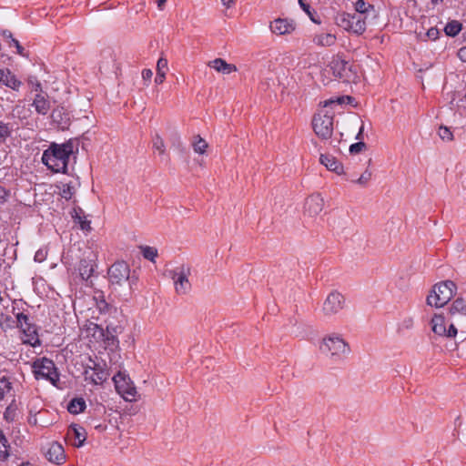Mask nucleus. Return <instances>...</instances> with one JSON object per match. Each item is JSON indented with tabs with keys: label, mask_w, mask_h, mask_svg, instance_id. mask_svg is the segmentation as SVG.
Segmentation results:
<instances>
[{
	"label": "nucleus",
	"mask_w": 466,
	"mask_h": 466,
	"mask_svg": "<svg viewBox=\"0 0 466 466\" xmlns=\"http://www.w3.org/2000/svg\"><path fill=\"white\" fill-rule=\"evenodd\" d=\"M108 279L114 292L124 301H128L132 297V286L137 279L130 276V268L127 262L116 261L107 271Z\"/></svg>",
	"instance_id": "f257e3e1"
},
{
	"label": "nucleus",
	"mask_w": 466,
	"mask_h": 466,
	"mask_svg": "<svg viewBox=\"0 0 466 466\" xmlns=\"http://www.w3.org/2000/svg\"><path fill=\"white\" fill-rule=\"evenodd\" d=\"M74 152V144L71 140L63 144L51 143L43 152L42 162L48 169L55 173H66L70 156Z\"/></svg>",
	"instance_id": "f03ea898"
},
{
	"label": "nucleus",
	"mask_w": 466,
	"mask_h": 466,
	"mask_svg": "<svg viewBox=\"0 0 466 466\" xmlns=\"http://www.w3.org/2000/svg\"><path fill=\"white\" fill-rule=\"evenodd\" d=\"M456 290V284L452 280L436 283L426 298V304L430 307L442 308L453 298Z\"/></svg>",
	"instance_id": "7ed1b4c3"
},
{
	"label": "nucleus",
	"mask_w": 466,
	"mask_h": 466,
	"mask_svg": "<svg viewBox=\"0 0 466 466\" xmlns=\"http://www.w3.org/2000/svg\"><path fill=\"white\" fill-rule=\"evenodd\" d=\"M320 350L328 354L333 362L343 360L350 353V345L338 334L325 337Z\"/></svg>",
	"instance_id": "20e7f679"
},
{
	"label": "nucleus",
	"mask_w": 466,
	"mask_h": 466,
	"mask_svg": "<svg viewBox=\"0 0 466 466\" xmlns=\"http://www.w3.org/2000/svg\"><path fill=\"white\" fill-rule=\"evenodd\" d=\"M12 313L15 316L16 328L26 337L23 340L24 344H28L34 348L40 346L41 341L38 338V327L32 322L30 317L24 312L15 313V307L13 305Z\"/></svg>",
	"instance_id": "39448f33"
},
{
	"label": "nucleus",
	"mask_w": 466,
	"mask_h": 466,
	"mask_svg": "<svg viewBox=\"0 0 466 466\" xmlns=\"http://www.w3.org/2000/svg\"><path fill=\"white\" fill-rule=\"evenodd\" d=\"M33 373L36 380L44 379L56 386L59 373L55 362L46 357L35 360L32 364Z\"/></svg>",
	"instance_id": "423d86ee"
},
{
	"label": "nucleus",
	"mask_w": 466,
	"mask_h": 466,
	"mask_svg": "<svg viewBox=\"0 0 466 466\" xmlns=\"http://www.w3.org/2000/svg\"><path fill=\"white\" fill-rule=\"evenodd\" d=\"M335 21L338 26L356 35H361L366 30V17H362V15L342 13L336 16Z\"/></svg>",
	"instance_id": "0eeeda50"
},
{
	"label": "nucleus",
	"mask_w": 466,
	"mask_h": 466,
	"mask_svg": "<svg viewBox=\"0 0 466 466\" xmlns=\"http://www.w3.org/2000/svg\"><path fill=\"white\" fill-rule=\"evenodd\" d=\"M312 127L319 138L323 140L330 138L333 134V113L326 111L315 114L312 119Z\"/></svg>",
	"instance_id": "6e6552de"
},
{
	"label": "nucleus",
	"mask_w": 466,
	"mask_h": 466,
	"mask_svg": "<svg viewBox=\"0 0 466 466\" xmlns=\"http://www.w3.org/2000/svg\"><path fill=\"white\" fill-rule=\"evenodd\" d=\"M330 68L333 75L343 82H352L358 77L356 66L340 57L331 61Z\"/></svg>",
	"instance_id": "1a4fd4ad"
},
{
	"label": "nucleus",
	"mask_w": 466,
	"mask_h": 466,
	"mask_svg": "<svg viewBox=\"0 0 466 466\" xmlns=\"http://www.w3.org/2000/svg\"><path fill=\"white\" fill-rule=\"evenodd\" d=\"M91 370L94 371V374L90 377V382L94 385H101L109 377V372L107 370V364L104 360H98L89 358V364H87L85 368V375L87 376L88 370Z\"/></svg>",
	"instance_id": "9d476101"
},
{
	"label": "nucleus",
	"mask_w": 466,
	"mask_h": 466,
	"mask_svg": "<svg viewBox=\"0 0 466 466\" xmlns=\"http://www.w3.org/2000/svg\"><path fill=\"white\" fill-rule=\"evenodd\" d=\"M449 315L461 328L462 340L466 339V300L463 298L454 299L449 307Z\"/></svg>",
	"instance_id": "9b49d317"
},
{
	"label": "nucleus",
	"mask_w": 466,
	"mask_h": 466,
	"mask_svg": "<svg viewBox=\"0 0 466 466\" xmlns=\"http://www.w3.org/2000/svg\"><path fill=\"white\" fill-rule=\"evenodd\" d=\"M112 380L114 381L116 390L127 401H132L135 400L137 390L133 381L127 375L118 371Z\"/></svg>",
	"instance_id": "f8f14e48"
},
{
	"label": "nucleus",
	"mask_w": 466,
	"mask_h": 466,
	"mask_svg": "<svg viewBox=\"0 0 466 466\" xmlns=\"http://www.w3.org/2000/svg\"><path fill=\"white\" fill-rule=\"evenodd\" d=\"M345 304V297L340 292L333 290L324 300L322 312L327 317L336 315L344 309Z\"/></svg>",
	"instance_id": "ddd939ff"
},
{
	"label": "nucleus",
	"mask_w": 466,
	"mask_h": 466,
	"mask_svg": "<svg viewBox=\"0 0 466 466\" xmlns=\"http://www.w3.org/2000/svg\"><path fill=\"white\" fill-rule=\"evenodd\" d=\"M172 279L174 280L176 292L179 295H185L191 289V284L188 280L190 268L182 265L179 268L172 270Z\"/></svg>",
	"instance_id": "4468645a"
},
{
	"label": "nucleus",
	"mask_w": 466,
	"mask_h": 466,
	"mask_svg": "<svg viewBox=\"0 0 466 466\" xmlns=\"http://www.w3.org/2000/svg\"><path fill=\"white\" fill-rule=\"evenodd\" d=\"M46 459L55 464L60 465L66 461L64 447L57 441H53L47 447L43 448Z\"/></svg>",
	"instance_id": "2eb2a0df"
},
{
	"label": "nucleus",
	"mask_w": 466,
	"mask_h": 466,
	"mask_svg": "<svg viewBox=\"0 0 466 466\" xmlns=\"http://www.w3.org/2000/svg\"><path fill=\"white\" fill-rule=\"evenodd\" d=\"M86 440V431L84 427L72 423L66 435V441L76 448H80L84 445Z\"/></svg>",
	"instance_id": "dca6fc26"
},
{
	"label": "nucleus",
	"mask_w": 466,
	"mask_h": 466,
	"mask_svg": "<svg viewBox=\"0 0 466 466\" xmlns=\"http://www.w3.org/2000/svg\"><path fill=\"white\" fill-rule=\"evenodd\" d=\"M324 206V200L319 194H313L309 196L304 205L305 213L310 217L319 214Z\"/></svg>",
	"instance_id": "f3484780"
},
{
	"label": "nucleus",
	"mask_w": 466,
	"mask_h": 466,
	"mask_svg": "<svg viewBox=\"0 0 466 466\" xmlns=\"http://www.w3.org/2000/svg\"><path fill=\"white\" fill-rule=\"evenodd\" d=\"M0 85L9 87L14 91H18L23 83L9 68H1Z\"/></svg>",
	"instance_id": "a211bd4d"
},
{
	"label": "nucleus",
	"mask_w": 466,
	"mask_h": 466,
	"mask_svg": "<svg viewBox=\"0 0 466 466\" xmlns=\"http://www.w3.org/2000/svg\"><path fill=\"white\" fill-rule=\"evenodd\" d=\"M295 27L294 22L286 18H278L270 23L271 32L279 35L290 34L295 30Z\"/></svg>",
	"instance_id": "6ab92c4d"
},
{
	"label": "nucleus",
	"mask_w": 466,
	"mask_h": 466,
	"mask_svg": "<svg viewBox=\"0 0 466 466\" xmlns=\"http://www.w3.org/2000/svg\"><path fill=\"white\" fill-rule=\"evenodd\" d=\"M32 106L35 107V110L37 114L46 116L50 108H51V102L49 99V96L47 93H37L35 94Z\"/></svg>",
	"instance_id": "aec40b11"
},
{
	"label": "nucleus",
	"mask_w": 466,
	"mask_h": 466,
	"mask_svg": "<svg viewBox=\"0 0 466 466\" xmlns=\"http://www.w3.org/2000/svg\"><path fill=\"white\" fill-rule=\"evenodd\" d=\"M51 118L61 129H66L70 126L69 113L62 106H57L53 109Z\"/></svg>",
	"instance_id": "412c9836"
},
{
	"label": "nucleus",
	"mask_w": 466,
	"mask_h": 466,
	"mask_svg": "<svg viewBox=\"0 0 466 466\" xmlns=\"http://www.w3.org/2000/svg\"><path fill=\"white\" fill-rule=\"evenodd\" d=\"M319 161L329 170L335 172L338 175L343 173V165L333 156L328 154L320 155Z\"/></svg>",
	"instance_id": "4be33fe9"
},
{
	"label": "nucleus",
	"mask_w": 466,
	"mask_h": 466,
	"mask_svg": "<svg viewBox=\"0 0 466 466\" xmlns=\"http://www.w3.org/2000/svg\"><path fill=\"white\" fill-rule=\"evenodd\" d=\"M72 218L75 223L79 224V227L82 230L90 231L92 229L91 222L90 220L86 219V217L81 208H74Z\"/></svg>",
	"instance_id": "5701e85b"
},
{
	"label": "nucleus",
	"mask_w": 466,
	"mask_h": 466,
	"mask_svg": "<svg viewBox=\"0 0 466 466\" xmlns=\"http://www.w3.org/2000/svg\"><path fill=\"white\" fill-rule=\"evenodd\" d=\"M208 66L223 74H230L231 72L237 71V67L235 65L228 64L222 58H216L210 61L208 63Z\"/></svg>",
	"instance_id": "b1692460"
},
{
	"label": "nucleus",
	"mask_w": 466,
	"mask_h": 466,
	"mask_svg": "<svg viewBox=\"0 0 466 466\" xmlns=\"http://www.w3.org/2000/svg\"><path fill=\"white\" fill-rule=\"evenodd\" d=\"M354 14L362 15V17H366V20L370 14H372L373 17H376V10L374 5L366 3L364 0L356 1Z\"/></svg>",
	"instance_id": "393cba45"
},
{
	"label": "nucleus",
	"mask_w": 466,
	"mask_h": 466,
	"mask_svg": "<svg viewBox=\"0 0 466 466\" xmlns=\"http://www.w3.org/2000/svg\"><path fill=\"white\" fill-rule=\"evenodd\" d=\"M432 331L439 336H444L446 334V324L445 318L441 314H434L431 321Z\"/></svg>",
	"instance_id": "a878e982"
},
{
	"label": "nucleus",
	"mask_w": 466,
	"mask_h": 466,
	"mask_svg": "<svg viewBox=\"0 0 466 466\" xmlns=\"http://www.w3.org/2000/svg\"><path fill=\"white\" fill-rule=\"evenodd\" d=\"M78 271L81 279L87 281L94 272L92 260L81 259L78 265Z\"/></svg>",
	"instance_id": "bb28decb"
},
{
	"label": "nucleus",
	"mask_w": 466,
	"mask_h": 466,
	"mask_svg": "<svg viewBox=\"0 0 466 466\" xmlns=\"http://www.w3.org/2000/svg\"><path fill=\"white\" fill-rule=\"evenodd\" d=\"M86 407V401L83 398H73L67 404V410L69 413L76 415L83 412Z\"/></svg>",
	"instance_id": "cd10ccee"
},
{
	"label": "nucleus",
	"mask_w": 466,
	"mask_h": 466,
	"mask_svg": "<svg viewBox=\"0 0 466 466\" xmlns=\"http://www.w3.org/2000/svg\"><path fill=\"white\" fill-rule=\"evenodd\" d=\"M167 69V60L164 57H160L157 63V76L155 77V83L161 85L166 79V70Z\"/></svg>",
	"instance_id": "c85d7f7f"
},
{
	"label": "nucleus",
	"mask_w": 466,
	"mask_h": 466,
	"mask_svg": "<svg viewBox=\"0 0 466 466\" xmlns=\"http://www.w3.org/2000/svg\"><path fill=\"white\" fill-rule=\"evenodd\" d=\"M313 42L320 46H330L336 42V36L332 34H319L314 36Z\"/></svg>",
	"instance_id": "c756f323"
},
{
	"label": "nucleus",
	"mask_w": 466,
	"mask_h": 466,
	"mask_svg": "<svg viewBox=\"0 0 466 466\" xmlns=\"http://www.w3.org/2000/svg\"><path fill=\"white\" fill-rule=\"evenodd\" d=\"M59 189L60 196L66 200H70L76 194V186L72 182L61 183L60 186H56Z\"/></svg>",
	"instance_id": "7c9ffc66"
},
{
	"label": "nucleus",
	"mask_w": 466,
	"mask_h": 466,
	"mask_svg": "<svg viewBox=\"0 0 466 466\" xmlns=\"http://www.w3.org/2000/svg\"><path fill=\"white\" fill-rule=\"evenodd\" d=\"M462 29V24L457 20H451L447 23L444 32L448 36H456Z\"/></svg>",
	"instance_id": "2f4dec72"
},
{
	"label": "nucleus",
	"mask_w": 466,
	"mask_h": 466,
	"mask_svg": "<svg viewBox=\"0 0 466 466\" xmlns=\"http://www.w3.org/2000/svg\"><path fill=\"white\" fill-rule=\"evenodd\" d=\"M13 127L10 123L0 121V146L5 144L8 137H11Z\"/></svg>",
	"instance_id": "473e14b6"
},
{
	"label": "nucleus",
	"mask_w": 466,
	"mask_h": 466,
	"mask_svg": "<svg viewBox=\"0 0 466 466\" xmlns=\"http://www.w3.org/2000/svg\"><path fill=\"white\" fill-rule=\"evenodd\" d=\"M15 327H16V320L9 315H5L4 313L0 314V328L4 331L14 329Z\"/></svg>",
	"instance_id": "72a5a7b5"
},
{
	"label": "nucleus",
	"mask_w": 466,
	"mask_h": 466,
	"mask_svg": "<svg viewBox=\"0 0 466 466\" xmlns=\"http://www.w3.org/2000/svg\"><path fill=\"white\" fill-rule=\"evenodd\" d=\"M96 306L101 313H106L110 309V304L106 301L104 293L102 291L97 292L95 296Z\"/></svg>",
	"instance_id": "f704fd0d"
},
{
	"label": "nucleus",
	"mask_w": 466,
	"mask_h": 466,
	"mask_svg": "<svg viewBox=\"0 0 466 466\" xmlns=\"http://www.w3.org/2000/svg\"><path fill=\"white\" fill-rule=\"evenodd\" d=\"M12 389L13 385L9 378L5 376L0 378V400H3L5 394L10 392Z\"/></svg>",
	"instance_id": "c9c22d12"
},
{
	"label": "nucleus",
	"mask_w": 466,
	"mask_h": 466,
	"mask_svg": "<svg viewBox=\"0 0 466 466\" xmlns=\"http://www.w3.org/2000/svg\"><path fill=\"white\" fill-rule=\"evenodd\" d=\"M207 147L208 143L199 135L196 136L193 142L194 151L198 154H204Z\"/></svg>",
	"instance_id": "e433bc0d"
},
{
	"label": "nucleus",
	"mask_w": 466,
	"mask_h": 466,
	"mask_svg": "<svg viewBox=\"0 0 466 466\" xmlns=\"http://www.w3.org/2000/svg\"><path fill=\"white\" fill-rule=\"evenodd\" d=\"M8 441L2 431H0V460H5L8 456Z\"/></svg>",
	"instance_id": "4c0bfd02"
},
{
	"label": "nucleus",
	"mask_w": 466,
	"mask_h": 466,
	"mask_svg": "<svg viewBox=\"0 0 466 466\" xmlns=\"http://www.w3.org/2000/svg\"><path fill=\"white\" fill-rule=\"evenodd\" d=\"M16 416V406L15 404V401H13L11 404H9L5 412H4V418L6 421L11 422L15 420Z\"/></svg>",
	"instance_id": "58836bf2"
},
{
	"label": "nucleus",
	"mask_w": 466,
	"mask_h": 466,
	"mask_svg": "<svg viewBox=\"0 0 466 466\" xmlns=\"http://www.w3.org/2000/svg\"><path fill=\"white\" fill-rule=\"evenodd\" d=\"M345 100H347L348 104H351L354 101V98L350 96H342L337 97L336 99L331 98V99L324 101L323 106L325 107H327L333 104L342 105L345 102Z\"/></svg>",
	"instance_id": "ea45409f"
},
{
	"label": "nucleus",
	"mask_w": 466,
	"mask_h": 466,
	"mask_svg": "<svg viewBox=\"0 0 466 466\" xmlns=\"http://www.w3.org/2000/svg\"><path fill=\"white\" fill-rule=\"evenodd\" d=\"M141 248H142L143 257L146 259H148L150 261H155V258L157 257V249L156 248L145 246V247H142Z\"/></svg>",
	"instance_id": "a19ab883"
},
{
	"label": "nucleus",
	"mask_w": 466,
	"mask_h": 466,
	"mask_svg": "<svg viewBox=\"0 0 466 466\" xmlns=\"http://www.w3.org/2000/svg\"><path fill=\"white\" fill-rule=\"evenodd\" d=\"M299 4L302 10L305 11V13L310 17L311 21H313L316 24L320 23L314 17V14H316V12L314 10L311 11L310 5L306 0H299Z\"/></svg>",
	"instance_id": "79ce46f5"
},
{
	"label": "nucleus",
	"mask_w": 466,
	"mask_h": 466,
	"mask_svg": "<svg viewBox=\"0 0 466 466\" xmlns=\"http://www.w3.org/2000/svg\"><path fill=\"white\" fill-rule=\"evenodd\" d=\"M438 134L442 140L451 141L453 139L452 132L450 130L449 127L445 126H441L439 127Z\"/></svg>",
	"instance_id": "37998d69"
},
{
	"label": "nucleus",
	"mask_w": 466,
	"mask_h": 466,
	"mask_svg": "<svg viewBox=\"0 0 466 466\" xmlns=\"http://www.w3.org/2000/svg\"><path fill=\"white\" fill-rule=\"evenodd\" d=\"M8 46H15L16 48V53L24 57H28L29 54L25 52V48L20 45L19 41L15 38H12V41H8Z\"/></svg>",
	"instance_id": "c03bdc74"
},
{
	"label": "nucleus",
	"mask_w": 466,
	"mask_h": 466,
	"mask_svg": "<svg viewBox=\"0 0 466 466\" xmlns=\"http://www.w3.org/2000/svg\"><path fill=\"white\" fill-rule=\"evenodd\" d=\"M153 148L157 150L159 154L165 153V144L159 135H156V137L153 138Z\"/></svg>",
	"instance_id": "a18cd8bd"
},
{
	"label": "nucleus",
	"mask_w": 466,
	"mask_h": 466,
	"mask_svg": "<svg viewBox=\"0 0 466 466\" xmlns=\"http://www.w3.org/2000/svg\"><path fill=\"white\" fill-rule=\"evenodd\" d=\"M371 176V172L366 169L355 182L360 186H366L370 180Z\"/></svg>",
	"instance_id": "49530a36"
},
{
	"label": "nucleus",
	"mask_w": 466,
	"mask_h": 466,
	"mask_svg": "<svg viewBox=\"0 0 466 466\" xmlns=\"http://www.w3.org/2000/svg\"><path fill=\"white\" fill-rule=\"evenodd\" d=\"M366 148V144L363 141H359L350 145V154H358Z\"/></svg>",
	"instance_id": "de8ad7c7"
},
{
	"label": "nucleus",
	"mask_w": 466,
	"mask_h": 466,
	"mask_svg": "<svg viewBox=\"0 0 466 466\" xmlns=\"http://www.w3.org/2000/svg\"><path fill=\"white\" fill-rule=\"evenodd\" d=\"M456 322L452 320V322L450 324L449 329H446V334L444 337L447 338H454L458 334V329L456 327Z\"/></svg>",
	"instance_id": "09e8293b"
},
{
	"label": "nucleus",
	"mask_w": 466,
	"mask_h": 466,
	"mask_svg": "<svg viewBox=\"0 0 466 466\" xmlns=\"http://www.w3.org/2000/svg\"><path fill=\"white\" fill-rule=\"evenodd\" d=\"M413 319L410 317L405 318L400 324V329H410L413 327Z\"/></svg>",
	"instance_id": "8fccbe9b"
},
{
	"label": "nucleus",
	"mask_w": 466,
	"mask_h": 466,
	"mask_svg": "<svg viewBox=\"0 0 466 466\" xmlns=\"http://www.w3.org/2000/svg\"><path fill=\"white\" fill-rule=\"evenodd\" d=\"M439 30L435 27H431L428 31H427V36L431 39V40H435L438 38L439 36Z\"/></svg>",
	"instance_id": "3c124183"
},
{
	"label": "nucleus",
	"mask_w": 466,
	"mask_h": 466,
	"mask_svg": "<svg viewBox=\"0 0 466 466\" xmlns=\"http://www.w3.org/2000/svg\"><path fill=\"white\" fill-rule=\"evenodd\" d=\"M105 340L108 346H116L118 343L117 339L114 335L106 334Z\"/></svg>",
	"instance_id": "603ef678"
},
{
	"label": "nucleus",
	"mask_w": 466,
	"mask_h": 466,
	"mask_svg": "<svg viewBox=\"0 0 466 466\" xmlns=\"http://www.w3.org/2000/svg\"><path fill=\"white\" fill-rule=\"evenodd\" d=\"M153 76V72L151 69H144L142 71V78L144 81H150Z\"/></svg>",
	"instance_id": "864d4df0"
},
{
	"label": "nucleus",
	"mask_w": 466,
	"mask_h": 466,
	"mask_svg": "<svg viewBox=\"0 0 466 466\" xmlns=\"http://www.w3.org/2000/svg\"><path fill=\"white\" fill-rule=\"evenodd\" d=\"M458 56L462 62H466V45L459 49Z\"/></svg>",
	"instance_id": "5fc2aeb1"
},
{
	"label": "nucleus",
	"mask_w": 466,
	"mask_h": 466,
	"mask_svg": "<svg viewBox=\"0 0 466 466\" xmlns=\"http://www.w3.org/2000/svg\"><path fill=\"white\" fill-rule=\"evenodd\" d=\"M2 35H3L5 39H7L8 41H12V38H14V37H13V35H12V33H11V31H9V30H7V29H5V30H3V31H2Z\"/></svg>",
	"instance_id": "6e6d98bb"
},
{
	"label": "nucleus",
	"mask_w": 466,
	"mask_h": 466,
	"mask_svg": "<svg viewBox=\"0 0 466 466\" xmlns=\"http://www.w3.org/2000/svg\"><path fill=\"white\" fill-rule=\"evenodd\" d=\"M34 91L37 93H45L42 89V85L39 81H36V83L34 85Z\"/></svg>",
	"instance_id": "4d7b16f0"
},
{
	"label": "nucleus",
	"mask_w": 466,
	"mask_h": 466,
	"mask_svg": "<svg viewBox=\"0 0 466 466\" xmlns=\"http://www.w3.org/2000/svg\"><path fill=\"white\" fill-rule=\"evenodd\" d=\"M363 131H364V126L362 124L361 127H360V130H359L357 136H356L357 140L361 141L362 137H363Z\"/></svg>",
	"instance_id": "13d9d810"
},
{
	"label": "nucleus",
	"mask_w": 466,
	"mask_h": 466,
	"mask_svg": "<svg viewBox=\"0 0 466 466\" xmlns=\"http://www.w3.org/2000/svg\"><path fill=\"white\" fill-rule=\"evenodd\" d=\"M223 5L229 8L232 6V5L235 3V0H221Z\"/></svg>",
	"instance_id": "bf43d9fd"
},
{
	"label": "nucleus",
	"mask_w": 466,
	"mask_h": 466,
	"mask_svg": "<svg viewBox=\"0 0 466 466\" xmlns=\"http://www.w3.org/2000/svg\"><path fill=\"white\" fill-rule=\"evenodd\" d=\"M6 196V190L0 185V199H5Z\"/></svg>",
	"instance_id": "052dcab7"
},
{
	"label": "nucleus",
	"mask_w": 466,
	"mask_h": 466,
	"mask_svg": "<svg viewBox=\"0 0 466 466\" xmlns=\"http://www.w3.org/2000/svg\"><path fill=\"white\" fill-rule=\"evenodd\" d=\"M167 3V0H157V6L162 10Z\"/></svg>",
	"instance_id": "680f3d73"
},
{
	"label": "nucleus",
	"mask_w": 466,
	"mask_h": 466,
	"mask_svg": "<svg viewBox=\"0 0 466 466\" xmlns=\"http://www.w3.org/2000/svg\"><path fill=\"white\" fill-rule=\"evenodd\" d=\"M42 255H43V254H42V252H41V251H37V252L35 253V260H38V261H41V260H42V258H41V256H42Z\"/></svg>",
	"instance_id": "e2e57ef3"
},
{
	"label": "nucleus",
	"mask_w": 466,
	"mask_h": 466,
	"mask_svg": "<svg viewBox=\"0 0 466 466\" xmlns=\"http://www.w3.org/2000/svg\"><path fill=\"white\" fill-rule=\"evenodd\" d=\"M442 2H443V0H431V5L434 6L441 4Z\"/></svg>",
	"instance_id": "0e129e2a"
},
{
	"label": "nucleus",
	"mask_w": 466,
	"mask_h": 466,
	"mask_svg": "<svg viewBox=\"0 0 466 466\" xmlns=\"http://www.w3.org/2000/svg\"><path fill=\"white\" fill-rule=\"evenodd\" d=\"M462 41L466 45V30L462 33Z\"/></svg>",
	"instance_id": "69168bd1"
},
{
	"label": "nucleus",
	"mask_w": 466,
	"mask_h": 466,
	"mask_svg": "<svg viewBox=\"0 0 466 466\" xmlns=\"http://www.w3.org/2000/svg\"><path fill=\"white\" fill-rule=\"evenodd\" d=\"M20 466H32L30 462H23Z\"/></svg>",
	"instance_id": "338daca9"
}]
</instances>
